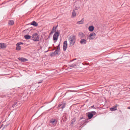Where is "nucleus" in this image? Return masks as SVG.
<instances>
[{"label": "nucleus", "instance_id": "1", "mask_svg": "<svg viewBox=\"0 0 130 130\" xmlns=\"http://www.w3.org/2000/svg\"><path fill=\"white\" fill-rule=\"evenodd\" d=\"M69 41L70 42V46L73 45L75 42V36L74 35H71L68 38Z\"/></svg>", "mask_w": 130, "mask_h": 130}, {"label": "nucleus", "instance_id": "2", "mask_svg": "<svg viewBox=\"0 0 130 130\" xmlns=\"http://www.w3.org/2000/svg\"><path fill=\"white\" fill-rule=\"evenodd\" d=\"M32 38L33 39V40L35 41H39V35L38 34L36 33L32 35Z\"/></svg>", "mask_w": 130, "mask_h": 130}, {"label": "nucleus", "instance_id": "3", "mask_svg": "<svg viewBox=\"0 0 130 130\" xmlns=\"http://www.w3.org/2000/svg\"><path fill=\"white\" fill-rule=\"evenodd\" d=\"M60 33L59 32H55L54 34V35L53 39L54 41H55V42H56L57 40L58 37L59 36Z\"/></svg>", "mask_w": 130, "mask_h": 130}, {"label": "nucleus", "instance_id": "4", "mask_svg": "<svg viewBox=\"0 0 130 130\" xmlns=\"http://www.w3.org/2000/svg\"><path fill=\"white\" fill-rule=\"evenodd\" d=\"M95 33L94 32H92L91 33L89 36L88 37L89 38H89V39H94L95 38Z\"/></svg>", "mask_w": 130, "mask_h": 130}, {"label": "nucleus", "instance_id": "5", "mask_svg": "<svg viewBox=\"0 0 130 130\" xmlns=\"http://www.w3.org/2000/svg\"><path fill=\"white\" fill-rule=\"evenodd\" d=\"M63 47V50L64 51H65L67 47V41H65L64 42Z\"/></svg>", "mask_w": 130, "mask_h": 130}, {"label": "nucleus", "instance_id": "6", "mask_svg": "<svg viewBox=\"0 0 130 130\" xmlns=\"http://www.w3.org/2000/svg\"><path fill=\"white\" fill-rule=\"evenodd\" d=\"M50 122L51 123L56 125L57 123V121L55 119H51L50 121Z\"/></svg>", "mask_w": 130, "mask_h": 130}, {"label": "nucleus", "instance_id": "7", "mask_svg": "<svg viewBox=\"0 0 130 130\" xmlns=\"http://www.w3.org/2000/svg\"><path fill=\"white\" fill-rule=\"evenodd\" d=\"M78 36L80 38H83L84 37L85 35L83 33L80 32L78 34Z\"/></svg>", "mask_w": 130, "mask_h": 130}, {"label": "nucleus", "instance_id": "8", "mask_svg": "<svg viewBox=\"0 0 130 130\" xmlns=\"http://www.w3.org/2000/svg\"><path fill=\"white\" fill-rule=\"evenodd\" d=\"M117 105L116 104V105L114 106H113L112 107L110 108V110L111 111H114L115 110H117Z\"/></svg>", "mask_w": 130, "mask_h": 130}, {"label": "nucleus", "instance_id": "9", "mask_svg": "<svg viewBox=\"0 0 130 130\" xmlns=\"http://www.w3.org/2000/svg\"><path fill=\"white\" fill-rule=\"evenodd\" d=\"M86 42V40L84 39H82L80 41V44H85Z\"/></svg>", "mask_w": 130, "mask_h": 130}, {"label": "nucleus", "instance_id": "10", "mask_svg": "<svg viewBox=\"0 0 130 130\" xmlns=\"http://www.w3.org/2000/svg\"><path fill=\"white\" fill-rule=\"evenodd\" d=\"M18 59L19 60L21 61L25 62L27 61V59H26L25 58L23 57H19L18 58Z\"/></svg>", "mask_w": 130, "mask_h": 130}, {"label": "nucleus", "instance_id": "11", "mask_svg": "<svg viewBox=\"0 0 130 130\" xmlns=\"http://www.w3.org/2000/svg\"><path fill=\"white\" fill-rule=\"evenodd\" d=\"M6 47V45L4 43H1L0 48H4Z\"/></svg>", "mask_w": 130, "mask_h": 130}, {"label": "nucleus", "instance_id": "12", "mask_svg": "<svg viewBox=\"0 0 130 130\" xmlns=\"http://www.w3.org/2000/svg\"><path fill=\"white\" fill-rule=\"evenodd\" d=\"M94 29V27L93 26H89L88 28V29L90 31H92Z\"/></svg>", "mask_w": 130, "mask_h": 130}, {"label": "nucleus", "instance_id": "13", "mask_svg": "<svg viewBox=\"0 0 130 130\" xmlns=\"http://www.w3.org/2000/svg\"><path fill=\"white\" fill-rule=\"evenodd\" d=\"M30 24L35 26H37L38 25V23L34 21L30 23Z\"/></svg>", "mask_w": 130, "mask_h": 130}, {"label": "nucleus", "instance_id": "14", "mask_svg": "<svg viewBox=\"0 0 130 130\" xmlns=\"http://www.w3.org/2000/svg\"><path fill=\"white\" fill-rule=\"evenodd\" d=\"M76 14L75 11L74 10H73L71 16L72 17L74 18L76 16Z\"/></svg>", "mask_w": 130, "mask_h": 130}, {"label": "nucleus", "instance_id": "15", "mask_svg": "<svg viewBox=\"0 0 130 130\" xmlns=\"http://www.w3.org/2000/svg\"><path fill=\"white\" fill-rule=\"evenodd\" d=\"M93 116V114L91 112V113H89L88 115V117L89 119H91Z\"/></svg>", "mask_w": 130, "mask_h": 130}, {"label": "nucleus", "instance_id": "16", "mask_svg": "<svg viewBox=\"0 0 130 130\" xmlns=\"http://www.w3.org/2000/svg\"><path fill=\"white\" fill-rule=\"evenodd\" d=\"M14 22L13 20H9L8 23V24L9 25H12L14 24Z\"/></svg>", "mask_w": 130, "mask_h": 130}, {"label": "nucleus", "instance_id": "17", "mask_svg": "<svg viewBox=\"0 0 130 130\" xmlns=\"http://www.w3.org/2000/svg\"><path fill=\"white\" fill-rule=\"evenodd\" d=\"M25 38L26 39H30L31 36L28 35H26L24 36Z\"/></svg>", "mask_w": 130, "mask_h": 130}, {"label": "nucleus", "instance_id": "18", "mask_svg": "<svg viewBox=\"0 0 130 130\" xmlns=\"http://www.w3.org/2000/svg\"><path fill=\"white\" fill-rule=\"evenodd\" d=\"M57 26H58L57 25L55 27L54 26L53 27L52 29V30L51 31H53V32H56V29L57 27Z\"/></svg>", "mask_w": 130, "mask_h": 130}, {"label": "nucleus", "instance_id": "19", "mask_svg": "<svg viewBox=\"0 0 130 130\" xmlns=\"http://www.w3.org/2000/svg\"><path fill=\"white\" fill-rule=\"evenodd\" d=\"M84 18H83L81 21L77 22V23L79 24H82L84 23Z\"/></svg>", "mask_w": 130, "mask_h": 130}, {"label": "nucleus", "instance_id": "20", "mask_svg": "<svg viewBox=\"0 0 130 130\" xmlns=\"http://www.w3.org/2000/svg\"><path fill=\"white\" fill-rule=\"evenodd\" d=\"M16 45L17 46L16 48V50H20L21 49V46H20V45H18L17 43Z\"/></svg>", "mask_w": 130, "mask_h": 130}, {"label": "nucleus", "instance_id": "21", "mask_svg": "<svg viewBox=\"0 0 130 130\" xmlns=\"http://www.w3.org/2000/svg\"><path fill=\"white\" fill-rule=\"evenodd\" d=\"M77 64V63H73L71 64H70L69 65V66L70 67H72L75 66H76Z\"/></svg>", "mask_w": 130, "mask_h": 130}, {"label": "nucleus", "instance_id": "22", "mask_svg": "<svg viewBox=\"0 0 130 130\" xmlns=\"http://www.w3.org/2000/svg\"><path fill=\"white\" fill-rule=\"evenodd\" d=\"M76 121V119L75 118H74L72 120L71 124H73Z\"/></svg>", "mask_w": 130, "mask_h": 130}, {"label": "nucleus", "instance_id": "23", "mask_svg": "<svg viewBox=\"0 0 130 130\" xmlns=\"http://www.w3.org/2000/svg\"><path fill=\"white\" fill-rule=\"evenodd\" d=\"M60 49V47H57V48L56 50V51H57V52H56V54L57 55L58 54V52L59 51Z\"/></svg>", "mask_w": 130, "mask_h": 130}, {"label": "nucleus", "instance_id": "24", "mask_svg": "<svg viewBox=\"0 0 130 130\" xmlns=\"http://www.w3.org/2000/svg\"><path fill=\"white\" fill-rule=\"evenodd\" d=\"M17 103L16 102H15L12 105V107H14L16 106V105Z\"/></svg>", "mask_w": 130, "mask_h": 130}, {"label": "nucleus", "instance_id": "25", "mask_svg": "<svg viewBox=\"0 0 130 130\" xmlns=\"http://www.w3.org/2000/svg\"><path fill=\"white\" fill-rule=\"evenodd\" d=\"M23 44V43L22 42H19L17 43L18 45H20L21 44Z\"/></svg>", "mask_w": 130, "mask_h": 130}, {"label": "nucleus", "instance_id": "26", "mask_svg": "<svg viewBox=\"0 0 130 130\" xmlns=\"http://www.w3.org/2000/svg\"><path fill=\"white\" fill-rule=\"evenodd\" d=\"M65 104H63L61 107V108H62V109H63L65 107Z\"/></svg>", "mask_w": 130, "mask_h": 130}, {"label": "nucleus", "instance_id": "27", "mask_svg": "<svg viewBox=\"0 0 130 130\" xmlns=\"http://www.w3.org/2000/svg\"><path fill=\"white\" fill-rule=\"evenodd\" d=\"M91 112L93 114V116L95 115L96 113V112L94 111H92Z\"/></svg>", "mask_w": 130, "mask_h": 130}, {"label": "nucleus", "instance_id": "28", "mask_svg": "<svg viewBox=\"0 0 130 130\" xmlns=\"http://www.w3.org/2000/svg\"><path fill=\"white\" fill-rule=\"evenodd\" d=\"M54 32H53V31H51L50 33V35H52Z\"/></svg>", "mask_w": 130, "mask_h": 130}, {"label": "nucleus", "instance_id": "29", "mask_svg": "<svg viewBox=\"0 0 130 130\" xmlns=\"http://www.w3.org/2000/svg\"><path fill=\"white\" fill-rule=\"evenodd\" d=\"M42 81L43 80H40V81L37 82V83L38 84H40L41 83Z\"/></svg>", "mask_w": 130, "mask_h": 130}, {"label": "nucleus", "instance_id": "30", "mask_svg": "<svg viewBox=\"0 0 130 130\" xmlns=\"http://www.w3.org/2000/svg\"><path fill=\"white\" fill-rule=\"evenodd\" d=\"M83 121V122H84V123H86V122L87 121V119H85V120Z\"/></svg>", "mask_w": 130, "mask_h": 130}, {"label": "nucleus", "instance_id": "31", "mask_svg": "<svg viewBox=\"0 0 130 130\" xmlns=\"http://www.w3.org/2000/svg\"><path fill=\"white\" fill-rule=\"evenodd\" d=\"M62 105V104H59L58 105V107H60Z\"/></svg>", "mask_w": 130, "mask_h": 130}, {"label": "nucleus", "instance_id": "32", "mask_svg": "<svg viewBox=\"0 0 130 130\" xmlns=\"http://www.w3.org/2000/svg\"><path fill=\"white\" fill-rule=\"evenodd\" d=\"M79 8L78 7H76L75 8V10H78Z\"/></svg>", "mask_w": 130, "mask_h": 130}, {"label": "nucleus", "instance_id": "33", "mask_svg": "<svg viewBox=\"0 0 130 130\" xmlns=\"http://www.w3.org/2000/svg\"><path fill=\"white\" fill-rule=\"evenodd\" d=\"M56 52H57V51H56V50H55V52H54L53 53V54H54V55H55L56 54Z\"/></svg>", "mask_w": 130, "mask_h": 130}, {"label": "nucleus", "instance_id": "34", "mask_svg": "<svg viewBox=\"0 0 130 130\" xmlns=\"http://www.w3.org/2000/svg\"><path fill=\"white\" fill-rule=\"evenodd\" d=\"M60 44H59L57 46V47H60Z\"/></svg>", "mask_w": 130, "mask_h": 130}, {"label": "nucleus", "instance_id": "35", "mask_svg": "<svg viewBox=\"0 0 130 130\" xmlns=\"http://www.w3.org/2000/svg\"><path fill=\"white\" fill-rule=\"evenodd\" d=\"M83 117H80V120H81V119H83Z\"/></svg>", "mask_w": 130, "mask_h": 130}, {"label": "nucleus", "instance_id": "36", "mask_svg": "<svg viewBox=\"0 0 130 130\" xmlns=\"http://www.w3.org/2000/svg\"><path fill=\"white\" fill-rule=\"evenodd\" d=\"M94 106H91V108H93V107H94Z\"/></svg>", "mask_w": 130, "mask_h": 130}, {"label": "nucleus", "instance_id": "37", "mask_svg": "<svg viewBox=\"0 0 130 130\" xmlns=\"http://www.w3.org/2000/svg\"><path fill=\"white\" fill-rule=\"evenodd\" d=\"M128 109H130V107H129L127 108Z\"/></svg>", "mask_w": 130, "mask_h": 130}, {"label": "nucleus", "instance_id": "38", "mask_svg": "<svg viewBox=\"0 0 130 130\" xmlns=\"http://www.w3.org/2000/svg\"><path fill=\"white\" fill-rule=\"evenodd\" d=\"M71 60V61H73V60Z\"/></svg>", "mask_w": 130, "mask_h": 130}]
</instances>
